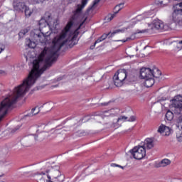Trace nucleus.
Returning a JSON list of instances; mask_svg holds the SVG:
<instances>
[{"label":"nucleus","mask_w":182,"mask_h":182,"mask_svg":"<svg viewBox=\"0 0 182 182\" xmlns=\"http://www.w3.org/2000/svg\"><path fill=\"white\" fill-rule=\"evenodd\" d=\"M35 85V71H31L23 83L16 87L13 95L6 97L0 104V122L8 114V112L14 109V105L19 97H23L26 92Z\"/></svg>","instance_id":"nucleus-1"},{"label":"nucleus","mask_w":182,"mask_h":182,"mask_svg":"<svg viewBox=\"0 0 182 182\" xmlns=\"http://www.w3.org/2000/svg\"><path fill=\"white\" fill-rule=\"evenodd\" d=\"M140 77L144 79V85L145 87H151L154 85V79L151 73V69L142 68L140 70Z\"/></svg>","instance_id":"nucleus-2"},{"label":"nucleus","mask_w":182,"mask_h":182,"mask_svg":"<svg viewBox=\"0 0 182 182\" xmlns=\"http://www.w3.org/2000/svg\"><path fill=\"white\" fill-rule=\"evenodd\" d=\"M182 2L176 4L173 6V12L170 16V19L173 21V22H180L182 18Z\"/></svg>","instance_id":"nucleus-3"},{"label":"nucleus","mask_w":182,"mask_h":182,"mask_svg":"<svg viewBox=\"0 0 182 182\" xmlns=\"http://www.w3.org/2000/svg\"><path fill=\"white\" fill-rule=\"evenodd\" d=\"M171 106L175 114H182V96L178 95L172 100Z\"/></svg>","instance_id":"nucleus-4"},{"label":"nucleus","mask_w":182,"mask_h":182,"mask_svg":"<svg viewBox=\"0 0 182 182\" xmlns=\"http://www.w3.org/2000/svg\"><path fill=\"white\" fill-rule=\"evenodd\" d=\"M129 151L135 160H141L146 157V148L143 146H135Z\"/></svg>","instance_id":"nucleus-5"},{"label":"nucleus","mask_w":182,"mask_h":182,"mask_svg":"<svg viewBox=\"0 0 182 182\" xmlns=\"http://www.w3.org/2000/svg\"><path fill=\"white\" fill-rule=\"evenodd\" d=\"M46 173L47 174L50 173V176H52L53 178H57L59 182L65 181V175L60 173L58 167H56V168H51L50 169H47L46 170Z\"/></svg>","instance_id":"nucleus-6"},{"label":"nucleus","mask_w":182,"mask_h":182,"mask_svg":"<svg viewBox=\"0 0 182 182\" xmlns=\"http://www.w3.org/2000/svg\"><path fill=\"white\" fill-rule=\"evenodd\" d=\"M31 38L37 43H45L46 42V36L45 33L41 32V31H36L31 33Z\"/></svg>","instance_id":"nucleus-7"},{"label":"nucleus","mask_w":182,"mask_h":182,"mask_svg":"<svg viewBox=\"0 0 182 182\" xmlns=\"http://www.w3.org/2000/svg\"><path fill=\"white\" fill-rule=\"evenodd\" d=\"M123 5H124V3H121L117 6H115L114 7V12L113 14H108L105 20L107 21V22H110V21H112V19L114 18V16H116V15H117V14H119V12H120V11H122V9H123Z\"/></svg>","instance_id":"nucleus-8"},{"label":"nucleus","mask_w":182,"mask_h":182,"mask_svg":"<svg viewBox=\"0 0 182 182\" xmlns=\"http://www.w3.org/2000/svg\"><path fill=\"white\" fill-rule=\"evenodd\" d=\"M25 3L22 2L21 0H14L13 1V8L14 10L16 12H23V9H25Z\"/></svg>","instance_id":"nucleus-9"},{"label":"nucleus","mask_w":182,"mask_h":182,"mask_svg":"<svg viewBox=\"0 0 182 182\" xmlns=\"http://www.w3.org/2000/svg\"><path fill=\"white\" fill-rule=\"evenodd\" d=\"M87 4V0H82V5L78 4L77 6V9L76 10L74 11V14L73 16V19H77V18L79 17V15H80L82 10L83 9V8H85V6H86Z\"/></svg>","instance_id":"nucleus-10"},{"label":"nucleus","mask_w":182,"mask_h":182,"mask_svg":"<svg viewBox=\"0 0 182 182\" xmlns=\"http://www.w3.org/2000/svg\"><path fill=\"white\" fill-rule=\"evenodd\" d=\"M152 25L154 28L158 31H166V29H164V23L159 18L154 19L152 21Z\"/></svg>","instance_id":"nucleus-11"},{"label":"nucleus","mask_w":182,"mask_h":182,"mask_svg":"<svg viewBox=\"0 0 182 182\" xmlns=\"http://www.w3.org/2000/svg\"><path fill=\"white\" fill-rule=\"evenodd\" d=\"M120 32H124V31L123 29H117L114 31L112 33L109 32L108 33H104L102 36L100 37V39L101 40L102 42H103V41L107 38L108 36H109V38H113V36H114L116 33H120Z\"/></svg>","instance_id":"nucleus-12"},{"label":"nucleus","mask_w":182,"mask_h":182,"mask_svg":"<svg viewBox=\"0 0 182 182\" xmlns=\"http://www.w3.org/2000/svg\"><path fill=\"white\" fill-rule=\"evenodd\" d=\"M114 75H117L118 77L122 81L124 82L127 77V70L125 69L119 70Z\"/></svg>","instance_id":"nucleus-13"},{"label":"nucleus","mask_w":182,"mask_h":182,"mask_svg":"<svg viewBox=\"0 0 182 182\" xmlns=\"http://www.w3.org/2000/svg\"><path fill=\"white\" fill-rule=\"evenodd\" d=\"M136 122V116H131L129 118L128 117H126L124 115H121L117 119V122Z\"/></svg>","instance_id":"nucleus-14"},{"label":"nucleus","mask_w":182,"mask_h":182,"mask_svg":"<svg viewBox=\"0 0 182 182\" xmlns=\"http://www.w3.org/2000/svg\"><path fill=\"white\" fill-rule=\"evenodd\" d=\"M145 147L150 150V149H153L154 147V140L151 138H147L145 140Z\"/></svg>","instance_id":"nucleus-15"},{"label":"nucleus","mask_w":182,"mask_h":182,"mask_svg":"<svg viewBox=\"0 0 182 182\" xmlns=\"http://www.w3.org/2000/svg\"><path fill=\"white\" fill-rule=\"evenodd\" d=\"M113 82L117 87H120V86L123 85V81L119 79V76H117V74L113 76Z\"/></svg>","instance_id":"nucleus-16"},{"label":"nucleus","mask_w":182,"mask_h":182,"mask_svg":"<svg viewBox=\"0 0 182 182\" xmlns=\"http://www.w3.org/2000/svg\"><path fill=\"white\" fill-rule=\"evenodd\" d=\"M171 161H170L167 159H163L161 161H160L158 164L157 167H166V166H168V164H171Z\"/></svg>","instance_id":"nucleus-17"},{"label":"nucleus","mask_w":182,"mask_h":182,"mask_svg":"<svg viewBox=\"0 0 182 182\" xmlns=\"http://www.w3.org/2000/svg\"><path fill=\"white\" fill-rule=\"evenodd\" d=\"M37 43H36V41H32L31 39H27L26 41V45L28 46V48H31V49H34V48H36Z\"/></svg>","instance_id":"nucleus-18"},{"label":"nucleus","mask_w":182,"mask_h":182,"mask_svg":"<svg viewBox=\"0 0 182 182\" xmlns=\"http://www.w3.org/2000/svg\"><path fill=\"white\" fill-rule=\"evenodd\" d=\"M38 25L41 28H46L49 25L48 21H47L43 17L39 21Z\"/></svg>","instance_id":"nucleus-19"},{"label":"nucleus","mask_w":182,"mask_h":182,"mask_svg":"<svg viewBox=\"0 0 182 182\" xmlns=\"http://www.w3.org/2000/svg\"><path fill=\"white\" fill-rule=\"evenodd\" d=\"M155 70L156 71L151 70L152 78L156 77V79H159V77L161 76V71L157 68H156Z\"/></svg>","instance_id":"nucleus-20"},{"label":"nucleus","mask_w":182,"mask_h":182,"mask_svg":"<svg viewBox=\"0 0 182 182\" xmlns=\"http://www.w3.org/2000/svg\"><path fill=\"white\" fill-rule=\"evenodd\" d=\"M165 117H166V120L171 122V120H173V119H174V114L171 110H168L167 112L166 113Z\"/></svg>","instance_id":"nucleus-21"},{"label":"nucleus","mask_w":182,"mask_h":182,"mask_svg":"<svg viewBox=\"0 0 182 182\" xmlns=\"http://www.w3.org/2000/svg\"><path fill=\"white\" fill-rule=\"evenodd\" d=\"M85 22H86V18H85V20L80 24V26H78V28L74 31V36L73 37V40L75 39V38H77V35H79V29H80V28H82L83 23H85Z\"/></svg>","instance_id":"nucleus-22"},{"label":"nucleus","mask_w":182,"mask_h":182,"mask_svg":"<svg viewBox=\"0 0 182 182\" xmlns=\"http://www.w3.org/2000/svg\"><path fill=\"white\" fill-rule=\"evenodd\" d=\"M48 23L52 21V14L49 12H46L43 17Z\"/></svg>","instance_id":"nucleus-23"},{"label":"nucleus","mask_w":182,"mask_h":182,"mask_svg":"<svg viewBox=\"0 0 182 182\" xmlns=\"http://www.w3.org/2000/svg\"><path fill=\"white\" fill-rule=\"evenodd\" d=\"M23 11H24L25 16H26V18H29V16H31L32 15V11H31L29 7L26 6Z\"/></svg>","instance_id":"nucleus-24"},{"label":"nucleus","mask_w":182,"mask_h":182,"mask_svg":"<svg viewBox=\"0 0 182 182\" xmlns=\"http://www.w3.org/2000/svg\"><path fill=\"white\" fill-rule=\"evenodd\" d=\"M29 32V30L28 28H24L23 30H21V31L18 33L19 38H23Z\"/></svg>","instance_id":"nucleus-25"},{"label":"nucleus","mask_w":182,"mask_h":182,"mask_svg":"<svg viewBox=\"0 0 182 182\" xmlns=\"http://www.w3.org/2000/svg\"><path fill=\"white\" fill-rule=\"evenodd\" d=\"M166 130H168V127L161 125L158 129V133H164Z\"/></svg>","instance_id":"nucleus-26"},{"label":"nucleus","mask_w":182,"mask_h":182,"mask_svg":"<svg viewBox=\"0 0 182 182\" xmlns=\"http://www.w3.org/2000/svg\"><path fill=\"white\" fill-rule=\"evenodd\" d=\"M35 110H36V107H34L31 109V112L29 114L26 115V117H28V116H35L39 113V109L36 112H35Z\"/></svg>","instance_id":"nucleus-27"},{"label":"nucleus","mask_w":182,"mask_h":182,"mask_svg":"<svg viewBox=\"0 0 182 182\" xmlns=\"http://www.w3.org/2000/svg\"><path fill=\"white\" fill-rule=\"evenodd\" d=\"M176 139H178L179 141H182V131H178L176 133Z\"/></svg>","instance_id":"nucleus-28"},{"label":"nucleus","mask_w":182,"mask_h":182,"mask_svg":"<svg viewBox=\"0 0 182 182\" xmlns=\"http://www.w3.org/2000/svg\"><path fill=\"white\" fill-rule=\"evenodd\" d=\"M149 32V29H144V30H137L136 33H146Z\"/></svg>","instance_id":"nucleus-29"},{"label":"nucleus","mask_w":182,"mask_h":182,"mask_svg":"<svg viewBox=\"0 0 182 182\" xmlns=\"http://www.w3.org/2000/svg\"><path fill=\"white\" fill-rule=\"evenodd\" d=\"M63 77H65V75L60 76L57 79H54V82H60V80H63Z\"/></svg>","instance_id":"nucleus-30"},{"label":"nucleus","mask_w":182,"mask_h":182,"mask_svg":"<svg viewBox=\"0 0 182 182\" xmlns=\"http://www.w3.org/2000/svg\"><path fill=\"white\" fill-rule=\"evenodd\" d=\"M4 50H5V45L1 44L0 45V53H2V52H4Z\"/></svg>","instance_id":"nucleus-31"},{"label":"nucleus","mask_w":182,"mask_h":182,"mask_svg":"<svg viewBox=\"0 0 182 182\" xmlns=\"http://www.w3.org/2000/svg\"><path fill=\"white\" fill-rule=\"evenodd\" d=\"M100 2V0H94L92 7L95 6V5H97Z\"/></svg>","instance_id":"nucleus-32"},{"label":"nucleus","mask_w":182,"mask_h":182,"mask_svg":"<svg viewBox=\"0 0 182 182\" xmlns=\"http://www.w3.org/2000/svg\"><path fill=\"white\" fill-rule=\"evenodd\" d=\"M156 4H157V5H163V6H166V4H163V1H159V0H158L157 1H156Z\"/></svg>","instance_id":"nucleus-33"},{"label":"nucleus","mask_w":182,"mask_h":182,"mask_svg":"<svg viewBox=\"0 0 182 182\" xmlns=\"http://www.w3.org/2000/svg\"><path fill=\"white\" fill-rule=\"evenodd\" d=\"M109 112H110V110H108V111H104L103 112V114H104V116H110V114H107V113H109Z\"/></svg>","instance_id":"nucleus-34"},{"label":"nucleus","mask_w":182,"mask_h":182,"mask_svg":"<svg viewBox=\"0 0 182 182\" xmlns=\"http://www.w3.org/2000/svg\"><path fill=\"white\" fill-rule=\"evenodd\" d=\"M164 133H166V136H168L170 134V127H168V130H166V132H164Z\"/></svg>","instance_id":"nucleus-35"},{"label":"nucleus","mask_w":182,"mask_h":182,"mask_svg":"<svg viewBox=\"0 0 182 182\" xmlns=\"http://www.w3.org/2000/svg\"><path fill=\"white\" fill-rule=\"evenodd\" d=\"M87 117H89V116H87V117H84L83 119H82V122H83V123H85V122H86V121L85 120V119H87V120H90V118H87Z\"/></svg>","instance_id":"nucleus-36"},{"label":"nucleus","mask_w":182,"mask_h":182,"mask_svg":"<svg viewBox=\"0 0 182 182\" xmlns=\"http://www.w3.org/2000/svg\"><path fill=\"white\" fill-rule=\"evenodd\" d=\"M100 42H102V40L99 38L97 40L95 41V45H96L97 43H100Z\"/></svg>","instance_id":"nucleus-37"},{"label":"nucleus","mask_w":182,"mask_h":182,"mask_svg":"<svg viewBox=\"0 0 182 182\" xmlns=\"http://www.w3.org/2000/svg\"><path fill=\"white\" fill-rule=\"evenodd\" d=\"M130 39H132V38L130 37H128V38H127L126 40H122V42H127V41H130Z\"/></svg>","instance_id":"nucleus-38"},{"label":"nucleus","mask_w":182,"mask_h":182,"mask_svg":"<svg viewBox=\"0 0 182 182\" xmlns=\"http://www.w3.org/2000/svg\"><path fill=\"white\" fill-rule=\"evenodd\" d=\"M117 166H119L117 164H111V167H117Z\"/></svg>","instance_id":"nucleus-39"},{"label":"nucleus","mask_w":182,"mask_h":182,"mask_svg":"<svg viewBox=\"0 0 182 182\" xmlns=\"http://www.w3.org/2000/svg\"><path fill=\"white\" fill-rule=\"evenodd\" d=\"M33 139V137H31V136H27L26 138H25V140H31Z\"/></svg>","instance_id":"nucleus-40"},{"label":"nucleus","mask_w":182,"mask_h":182,"mask_svg":"<svg viewBox=\"0 0 182 182\" xmlns=\"http://www.w3.org/2000/svg\"><path fill=\"white\" fill-rule=\"evenodd\" d=\"M37 174H42L43 176H45L46 173L43 171H41V173L37 172Z\"/></svg>","instance_id":"nucleus-41"},{"label":"nucleus","mask_w":182,"mask_h":182,"mask_svg":"<svg viewBox=\"0 0 182 182\" xmlns=\"http://www.w3.org/2000/svg\"><path fill=\"white\" fill-rule=\"evenodd\" d=\"M95 46H96V45H95V43H94V45H93V46H91L90 48L91 50H93V49H95Z\"/></svg>","instance_id":"nucleus-42"},{"label":"nucleus","mask_w":182,"mask_h":182,"mask_svg":"<svg viewBox=\"0 0 182 182\" xmlns=\"http://www.w3.org/2000/svg\"><path fill=\"white\" fill-rule=\"evenodd\" d=\"M107 105H109V102L102 103V106H107Z\"/></svg>","instance_id":"nucleus-43"},{"label":"nucleus","mask_w":182,"mask_h":182,"mask_svg":"<svg viewBox=\"0 0 182 182\" xmlns=\"http://www.w3.org/2000/svg\"><path fill=\"white\" fill-rule=\"evenodd\" d=\"M117 167H119V168H122V169L124 168V166H122L121 165H118Z\"/></svg>","instance_id":"nucleus-44"},{"label":"nucleus","mask_w":182,"mask_h":182,"mask_svg":"<svg viewBox=\"0 0 182 182\" xmlns=\"http://www.w3.org/2000/svg\"><path fill=\"white\" fill-rule=\"evenodd\" d=\"M16 130H19V127H16L15 129H13L12 132H16Z\"/></svg>","instance_id":"nucleus-45"},{"label":"nucleus","mask_w":182,"mask_h":182,"mask_svg":"<svg viewBox=\"0 0 182 182\" xmlns=\"http://www.w3.org/2000/svg\"><path fill=\"white\" fill-rule=\"evenodd\" d=\"M179 45H182V40L178 42Z\"/></svg>","instance_id":"nucleus-46"},{"label":"nucleus","mask_w":182,"mask_h":182,"mask_svg":"<svg viewBox=\"0 0 182 182\" xmlns=\"http://www.w3.org/2000/svg\"><path fill=\"white\" fill-rule=\"evenodd\" d=\"M34 139H35L36 141H37L38 140V136H35Z\"/></svg>","instance_id":"nucleus-47"},{"label":"nucleus","mask_w":182,"mask_h":182,"mask_svg":"<svg viewBox=\"0 0 182 182\" xmlns=\"http://www.w3.org/2000/svg\"><path fill=\"white\" fill-rule=\"evenodd\" d=\"M90 9H92L91 8H89L88 9H87V11H90Z\"/></svg>","instance_id":"nucleus-48"},{"label":"nucleus","mask_w":182,"mask_h":182,"mask_svg":"<svg viewBox=\"0 0 182 182\" xmlns=\"http://www.w3.org/2000/svg\"><path fill=\"white\" fill-rule=\"evenodd\" d=\"M0 177H4V175H1Z\"/></svg>","instance_id":"nucleus-49"},{"label":"nucleus","mask_w":182,"mask_h":182,"mask_svg":"<svg viewBox=\"0 0 182 182\" xmlns=\"http://www.w3.org/2000/svg\"><path fill=\"white\" fill-rule=\"evenodd\" d=\"M58 85H55L54 87H57Z\"/></svg>","instance_id":"nucleus-50"},{"label":"nucleus","mask_w":182,"mask_h":182,"mask_svg":"<svg viewBox=\"0 0 182 182\" xmlns=\"http://www.w3.org/2000/svg\"><path fill=\"white\" fill-rule=\"evenodd\" d=\"M146 48H147V46H145V47H144V49H146Z\"/></svg>","instance_id":"nucleus-51"}]
</instances>
